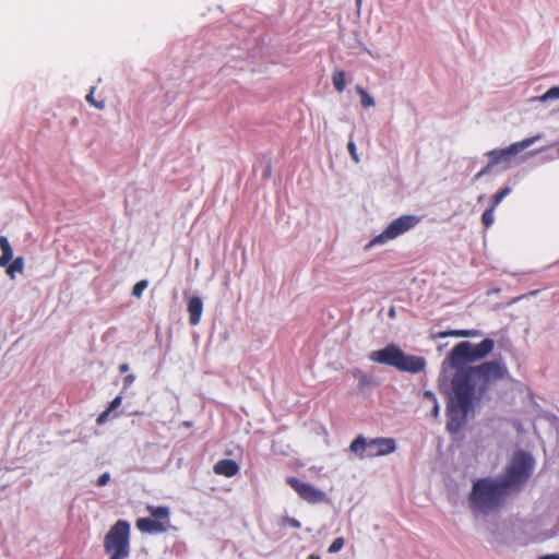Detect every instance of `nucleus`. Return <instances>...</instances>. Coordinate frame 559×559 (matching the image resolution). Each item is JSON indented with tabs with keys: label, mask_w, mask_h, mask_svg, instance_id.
Listing matches in <instances>:
<instances>
[{
	"label": "nucleus",
	"mask_w": 559,
	"mask_h": 559,
	"mask_svg": "<svg viewBox=\"0 0 559 559\" xmlns=\"http://www.w3.org/2000/svg\"><path fill=\"white\" fill-rule=\"evenodd\" d=\"M119 371L120 373H126L129 371V365L128 364H122L119 366Z\"/></svg>",
	"instance_id": "obj_32"
},
{
	"label": "nucleus",
	"mask_w": 559,
	"mask_h": 559,
	"mask_svg": "<svg viewBox=\"0 0 559 559\" xmlns=\"http://www.w3.org/2000/svg\"><path fill=\"white\" fill-rule=\"evenodd\" d=\"M491 168V164H487L486 167H484L477 175H476V179L483 177L484 175H486V173H488V170Z\"/></svg>",
	"instance_id": "obj_30"
},
{
	"label": "nucleus",
	"mask_w": 559,
	"mask_h": 559,
	"mask_svg": "<svg viewBox=\"0 0 559 559\" xmlns=\"http://www.w3.org/2000/svg\"><path fill=\"white\" fill-rule=\"evenodd\" d=\"M109 479H110V475H109V473H104V474H102V475L98 477L97 486H100V487H102V486L107 485V484H108V481H109Z\"/></svg>",
	"instance_id": "obj_28"
},
{
	"label": "nucleus",
	"mask_w": 559,
	"mask_h": 559,
	"mask_svg": "<svg viewBox=\"0 0 559 559\" xmlns=\"http://www.w3.org/2000/svg\"><path fill=\"white\" fill-rule=\"evenodd\" d=\"M534 460L524 451L514 453L506 473L500 478L477 479L472 487L468 502L475 514L489 515L498 512L508 498L520 491L530 478Z\"/></svg>",
	"instance_id": "obj_2"
},
{
	"label": "nucleus",
	"mask_w": 559,
	"mask_h": 559,
	"mask_svg": "<svg viewBox=\"0 0 559 559\" xmlns=\"http://www.w3.org/2000/svg\"><path fill=\"white\" fill-rule=\"evenodd\" d=\"M189 312V323L191 325H197L200 323L202 311H203V301L199 296H192L188 300L187 306Z\"/></svg>",
	"instance_id": "obj_13"
},
{
	"label": "nucleus",
	"mask_w": 559,
	"mask_h": 559,
	"mask_svg": "<svg viewBox=\"0 0 559 559\" xmlns=\"http://www.w3.org/2000/svg\"><path fill=\"white\" fill-rule=\"evenodd\" d=\"M539 559H559V555H545L542 556Z\"/></svg>",
	"instance_id": "obj_33"
},
{
	"label": "nucleus",
	"mask_w": 559,
	"mask_h": 559,
	"mask_svg": "<svg viewBox=\"0 0 559 559\" xmlns=\"http://www.w3.org/2000/svg\"><path fill=\"white\" fill-rule=\"evenodd\" d=\"M287 485H289L298 496L307 501L308 503H321L326 500V495L324 491L311 486L308 483L301 481L296 477H287Z\"/></svg>",
	"instance_id": "obj_9"
},
{
	"label": "nucleus",
	"mask_w": 559,
	"mask_h": 559,
	"mask_svg": "<svg viewBox=\"0 0 559 559\" xmlns=\"http://www.w3.org/2000/svg\"><path fill=\"white\" fill-rule=\"evenodd\" d=\"M121 402H122V397L121 396H116L109 404V406L107 407V409L111 413L112 411H115L116 408H118L120 405H121Z\"/></svg>",
	"instance_id": "obj_27"
},
{
	"label": "nucleus",
	"mask_w": 559,
	"mask_h": 559,
	"mask_svg": "<svg viewBox=\"0 0 559 559\" xmlns=\"http://www.w3.org/2000/svg\"><path fill=\"white\" fill-rule=\"evenodd\" d=\"M481 335V332L479 330H449V331H442L438 332L436 334V337L438 338H445L449 336L454 337H478Z\"/></svg>",
	"instance_id": "obj_14"
},
{
	"label": "nucleus",
	"mask_w": 559,
	"mask_h": 559,
	"mask_svg": "<svg viewBox=\"0 0 559 559\" xmlns=\"http://www.w3.org/2000/svg\"><path fill=\"white\" fill-rule=\"evenodd\" d=\"M509 377L508 366L502 358L484 361L475 368L454 374L451 381L453 400L448 407V431L459 432L474 403L479 402L498 381Z\"/></svg>",
	"instance_id": "obj_1"
},
{
	"label": "nucleus",
	"mask_w": 559,
	"mask_h": 559,
	"mask_svg": "<svg viewBox=\"0 0 559 559\" xmlns=\"http://www.w3.org/2000/svg\"><path fill=\"white\" fill-rule=\"evenodd\" d=\"M511 192V189L509 187L502 188L499 192H497L492 200H491V206L495 209L500 204V202Z\"/></svg>",
	"instance_id": "obj_19"
},
{
	"label": "nucleus",
	"mask_w": 559,
	"mask_h": 559,
	"mask_svg": "<svg viewBox=\"0 0 559 559\" xmlns=\"http://www.w3.org/2000/svg\"><path fill=\"white\" fill-rule=\"evenodd\" d=\"M213 471L216 475L234 477L239 473V465L234 460L223 459L214 464Z\"/></svg>",
	"instance_id": "obj_11"
},
{
	"label": "nucleus",
	"mask_w": 559,
	"mask_h": 559,
	"mask_svg": "<svg viewBox=\"0 0 559 559\" xmlns=\"http://www.w3.org/2000/svg\"><path fill=\"white\" fill-rule=\"evenodd\" d=\"M284 522L289 525L290 527H294V528H299L300 527V523L298 520L294 519V518H285L284 519Z\"/></svg>",
	"instance_id": "obj_29"
},
{
	"label": "nucleus",
	"mask_w": 559,
	"mask_h": 559,
	"mask_svg": "<svg viewBox=\"0 0 559 559\" xmlns=\"http://www.w3.org/2000/svg\"><path fill=\"white\" fill-rule=\"evenodd\" d=\"M307 559H321V557L319 555L311 554V555L308 556Z\"/></svg>",
	"instance_id": "obj_34"
},
{
	"label": "nucleus",
	"mask_w": 559,
	"mask_h": 559,
	"mask_svg": "<svg viewBox=\"0 0 559 559\" xmlns=\"http://www.w3.org/2000/svg\"><path fill=\"white\" fill-rule=\"evenodd\" d=\"M345 540L343 537L335 538L329 547V552H336L344 547Z\"/></svg>",
	"instance_id": "obj_24"
},
{
	"label": "nucleus",
	"mask_w": 559,
	"mask_h": 559,
	"mask_svg": "<svg viewBox=\"0 0 559 559\" xmlns=\"http://www.w3.org/2000/svg\"><path fill=\"white\" fill-rule=\"evenodd\" d=\"M332 83L338 93H343L346 87V73L343 70L335 71L332 75Z\"/></svg>",
	"instance_id": "obj_16"
},
{
	"label": "nucleus",
	"mask_w": 559,
	"mask_h": 559,
	"mask_svg": "<svg viewBox=\"0 0 559 559\" xmlns=\"http://www.w3.org/2000/svg\"><path fill=\"white\" fill-rule=\"evenodd\" d=\"M151 515L154 518L153 520L159 522H168L169 520V509L167 507H148Z\"/></svg>",
	"instance_id": "obj_15"
},
{
	"label": "nucleus",
	"mask_w": 559,
	"mask_h": 559,
	"mask_svg": "<svg viewBox=\"0 0 559 559\" xmlns=\"http://www.w3.org/2000/svg\"><path fill=\"white\" fill-rule=\"evenodd\" d=\"M542 102H547L550 99H559V86L550 87L544 95L539 98Z\"/></svg>",
	"instance_id": "obj_22"
},
{
	"label": "nucleus",
	"mask_w": 559,
	"mask_h": 559,
	"mask_svg": "<svg viewBox=\"0 0 559 559\" xmlns=\"http://www.w3.org/2000/svg\"><path fill=\"white\" fill-rule=\"evenodd\" d=\"M356 92L360 96V103L364 108H370L374 106L373 98L369 95L367 90H365L362 86L357 85Z\"/></svg>",
	"instance_id": "obj_17"
},
{
	"label": "nucleus",
	"mask_w": 559,
	"mask_h": 559,
	"mask_svg": "<svg viewBox=\"0 0 559 559\" xmlns=\"http://www.w3.org/2000/svg\"><path fill=\"white\" fill-rule=\"evenodd\" d=\"M535 139L530 138L525 139L520 142L512 143L510 146L502 148V150H493L488 153V156L490 157L491 166L495 164H498L502 160H507L511 156L516 155L518 153L522 152L523 150L527 148L534 143Z\"/></svg>",
	"instance_id": "obj_10"
},
{
	"label": "nucleus",
	"mask_w": 559,
	"mask_h": 559,
	"mask_svg": "<svg viewBox=\"0 0 559 559\" xmlns=\"http://www.w3.org/2000/svg\"><path fill=\"white\" fill-rule=\"evenodd\" d=\"M104 549L108 559H126L130 556V524L117 521L104 537Z\"/></svg>",
	"instance_id": "obj_5"
},
{
	"label": "nucleus",
	"mask_w": 559,
	"mask_h": 559,
	"mask_svg": "<svg viewBox=\"0 0 559 559\" xmlns=\"http://www.w3.org/2000/svg\"><path fill=\"white\" fill-rule=\"evenodd\" d=\"M110 415V412L106 408L103 413H100L96 419L97 425H104Z\"/></svg>",
	"instance_id": "obj_26"
},
{
	"label": "nucleus",
	"mask_w": 559,
	"mask_h": 559,
	"mask_svg": "<svg viewBox=\"0 0 559 559\" xmlns=\"http://www.w3.org/2000/svg\"><path fill=\"white\" fill-rule=\"evenodd\" d=\"M396 449L395 440L392 438H374L367 441L362 436H358L350 443V450L360 457H373L388 455Z\"/></svg>",
	"instance_id": "obj_6"
},
{
	"label": "nucleus",
	"mask_w": 559,
	"mask_h": 559,
	"mask_svg": "<svg viewBox=\"0 0 559 559\" xmlns=\"http://www.w3.org/2000/svg\"><path fill=\"white\" fill-rule=\"evenodd\" d=\"M148 282L146 280L139 281L132 288V295L136 298H141L143 292L147 288Z\"/></svg>",
	"instance_id": "obj_21"
},
{
	"label": "nucleus",
	"mask_w": 559,
	"mask_h": 559,
	"mask_svg": "<svg viewBox=\"0 0 559 559\" xmlns=\"http://www.w3.org/2000/svg\"><path fill=\"white\" fill-rule=\"evenodd\" d=\"M0 249L2 254L0 255V267H7V274L10 278L15 277V273H22L24 271V258L17 257L13 261V249L5 236H0Z\"/></svg>",
	"instance_id": "obj_8"
},
{
	"label": "nucleus",
	"mask_w": 559,
	"mask_h": 559,
	"mask_svg": "<svg viewBox=\"0 0 559 559\" xmlns=\"http://www.w3.org/2000/svg\"><path fill=\"white\" fill-rule=\"evenodd\" d=\"M495 210L496 209L490 205L483 213V215H481V223L485 226V228H489L493 224V222H495Z\"/></svg>",
	"instance_id": "obj_18"
},
{
	"label": "nucleus",
	"mask_w": 559,
	"mask_h": 559,
	"mask_svg": "<svg viewBox=\"0 0 559 559\" xmlns=\"http://www.w3.org/2000/svg\"><path fill=\"white\" fill-rule=\"evenodd\" d=\"M356 4H357V8L358 10L360 9V5H361V0H356Z\"/></svg>",
	"instance_id": "obj_36"
},
{
	"label": "nucleus",
	"mask_w": 559,
	"mask_h": 559,
	"mask_svg": "<svg viewBox=\"0 0 559 559\" xmlns=\"http://www.w3.org/2000/svg\"><path fill=\"white\" fill-rule=\"evenodd\" d=\"M134 376L133 374H129L124 378V384L126 385H130L133 381H134Z\"/></svg>",
	"instance_id": "obj_31"
},
{
	"label": "nucleus",
	"mask_w": 559,
	"mask_h": 559,
	"mask_svg": "<svg viewBox=\"0 0 559 559\" xmlns=\"http://www.w3.org/2000/svg\"><path fill=\"white\" fill-rule=\"evenodd\" d=\"M369 358L374 362L408 373L421 372L426 367L424 357L407 355L395 344H389L382 349L371 352Z\"/></svg>",
	"instance_id": "obj_4"
},
{
	"label": "nucleus",
	"mask_w": 559,
	"mask_h": 559,
	"mask_svg": "<svg viewBox=\"0 0 559 559\" xmlns=\"http://www.w3.org/2000/svg\"><path fill=\"white\" fill-rule=\"evenodd\" d=\"M347 150L353 158V160L355 163H358L359 162V157H358V154H357V147H356V144L354 141H349L347 143Z\"/></svg>",
	"instance_id": "obj_25"
},
{
	"label": "nucleus",
	"mask_w": 559,
	"mask_h": 559,
	"mask_svg": "<svg viewBox=\"0 0 559 559\" xmlns=\"http://www.w3.org/2000/svg\"><path fill=\"white\" fill-rule=\"evenodd\" d=\"M424 397L429 400L432 403V405H433V407H432V416L435 418H437L439 416V405H438L436 395L432 392H430V391H426L424 393Z\"/></svg>",
	"instance_id": "obj_23"
},
{
	"label": "nucleus",
	"mask_w": 559,
	"mask_h": 559,
	"mask_svg": "<svg viewBox=\"0 0 559 559\" xmlns=\"http://www.w3.org/2000/svg\"><path fill=\"white\" fill-rule=\"evenodd\" d=\"M94 92H95V87H92V90L90 91V93L86 95L85 99L88 104H91L93 107L97 108V109H104L105 108V100H96L94 98Z\"/></svg>",
	"instance_id": "obj_20"
},
{
	"label": "nucleus",
	"mask_w": 559,
	"mask_h": 559,
	"mask_svg": "<svg viewBox=\"0 0 559 559\" xmlns=\"http://www.w3.org/2000/svg\"><path fill=\"white\" fill-rule=\"evenodd\" d=\"M493 348L495 341L489 337L484 338L478 344L463 341L451 349L445 360L443 361V366L449 365L450 368L455 370L454 374H459L464 370L475 368L476 366L465 365L468 362L483 360L492 353Z\"/></svg>",
	"instance_id": "obj_3"
},
{
	"label": "nucleus",
	"mask_w": 559,
	"mask_h": 559,
	"mask_svg": "<svg viewBox=\"0 0 559 559\" xmlns=\"http://www.w3.org/2000/svg\"><path fill=\"white\" fill-rule=\"evenodd\" d=\"M420 218L416 215H402L395 219H393L385 229L376 236L366 248H371L377 245H383L390 240L397 238L399 236L405 234L406 231L414 228Z\"/></svg>",
	"instance_id": "obj_7"
},
{
	"label": "nucleus",
	"mask_w": 559,
	"mask_h": 559,
	"mask_svg": "<svg viewBox=\"0 0 559 559\" xmlns=\"http://www.w3.org/2000/svg\"><path fill=\"white\" fill-rule=\"evenodd\" d=\"M136 527L143 533H163L167 530V525L164 522H159L150 518H141L136 521Z\"/></svg>",
	"instance_id": "obj_12"
},
{
	"label": "nucleus",
	"mask_w": 559,
	"mask_h": 559,
	"mask_svg": "<svg viewBox=\"0 0 559 559\" xmlns=\"http://www.w3.org/2000/svg\"><path fill=\"white\" fill-rule=\"evenodd\" d=\"M389 316L391 318H394L395 317V309L394 308H391L390 311H389Z\"/></svg>",
	"instance_id": "obj_35"
}]
</instances>
